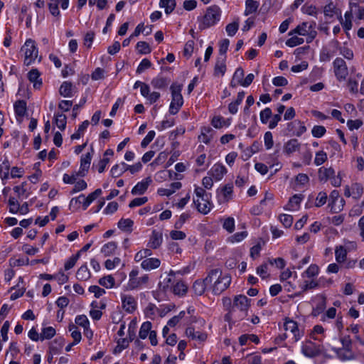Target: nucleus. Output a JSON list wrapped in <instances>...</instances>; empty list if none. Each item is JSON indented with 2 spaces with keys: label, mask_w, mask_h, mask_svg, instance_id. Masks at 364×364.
<instances>
[{
  "label": "nucleus",
  "mask_w": 364,
  "mask_h": 364,
  "mask_svg": "<svg viewBox=\"0 0 364 364\" xmlns=\"http://www.w3.org/2000/svg\"><path fill=\"white\" fill-rule=\"evenodd\" d=\"M250 306V299L245 295L235 296L232 305L229 307L228 312L225 315V321L230 322L232 319L242 320L247 316Z\"/></svg>",
  "instance_id": "1"
},
{
  "label": "nucleus",
  "mask_w": 364,
  "mask_h": 364,
  "mask_svg": "<svg viewBox=\"0 0 364 364\" xmlns=\"http://www.w3.org/2000/svg\"><path fill=\"white\" fill-rule=\"evenodd\" d=\"M221 10L217 5H213L207 8L205 15L203 17L198 16V28L200 31L215 25L220 19Z\"/></svg>",
  "instance_id": "2"
},
{
  "label": "nucleus",
  "mask_w": 364,
  "mask_h": 364,
  "mask_svg": "<svg viewBox=\"0 0 364 364\" xmlns=\"http://www.w3.org/2000/svg\"><path fill=\"white\" fill-rule=\"evenodd\" d=\"M170 90L171 92V102L169 106V112L171 114H176L183 105V99L181 93L182 85L173 83Z\"/></svg>",
  "instance_id": "3"
},
{
  "label": "nucleus",
  "mask_w": 364,
  "mask_h": 364,
  "mask_svg": "<svg viewBox=\"0 0 364 364\" xmlns=\"http://www.w3.org/2000/svg\"><path fill=\"white\" fill-rule=\"evenodd\" d=\"M21 50L24 52L25 59L24 64L30 65L38 57V48L33 40L27 39L24 45L21 48Z\"/></svg>",
  "instance_id": "4"
},
{
  "label": "nucleus",
  "mask_w": 364,
  "mask_h": 364,
  "mask_svg": "<svg viewBox=\"0 0 364 364\" xmlns=\"http://www.w3.org/2000/svg\"><path fill=\"white\" fill-rule=\"evenodd\" d=\"M333 64L337 80L338 81L344 80L348 75V68L345 60L341 58H336Z\"/></svg>",
  "instance_id": "5"
},
{
  "label": "nucleus",
  "mask_w": 364,
  "mask_h": 364,
  "mask_svg": "<svg viewBox=\"0 0 364 364\" xmlns=\"http://www.w3.org/2000/svg\"><path fill=\"white\" fill-rule=\"evenodd\" d=\"M231 278L228 275L219 277V279L215 280L213 287L212 291L215 295H219L223 292L230 286Z\"/></svg>",
  "instance_id": "6"
},
{
  "label": "nucleus",
  "mask_w": 364,
  "mask_h": 364,
  "mask_svg": "<svg viewBox=\"0 0 364 364\" xmlns=\"http://www.w3.org/2000/svg\"><path fill=\"white\" fill-rule=\"evenodd\" d=\"M287 130L291 135L296 136H301L306 131V128L303 122L299 120H294L289 122L287 126Z\"/></svg>",
  "instance_id": "7"
},
{
  "label": "nucleus",
  "mask_w": 364,
  "mask_h": 364,
  "mask_svg": "<svg viewBox=\"0 0 364 364\" xmlns=\"http://www.w3.org/2000/svg\"><path fill=\"white\" fill-rule=\"evenodd\" d=\"M314 301L316 302V306L313 307L311 315L314 317H317L323 312L326 307V297L322 294L316 295Z\"/></svg>",
  "instance_id": "8"
},
{
  "label": "nucleus",
  "mask_w": 364,
  "mask_h": 364,
  "mask_svg": "<svg viewBox=\"0 0 364 364\" xmlns=\"http://www.w3.org/2000/svg\"><path fill=\"white\" fill-rule=\"evenodd\" d=\"M123 309L129 314L133 313L136 309V301L131 295L122 294L121 296Z\"/></svg>",
  "instance_id": "9"
},
{
  "label": "nucleus",
  "mask_w": 364,
  "mask_h": 364,
  "mask_svg": "<svg viewBox=\"0 0 364 364\" xmlns=\"http://www.w3.org/2000/svg\"><path fill=\"white\" fill-rule=\"evenodd\" d=\"M152 183V179L150 176L146 177L145 179L138 182L132 189V195H142L144 194L149 185Z\"/></svg>",
  "instance_id": "10"
},
{
  "label": "nucleus",
  "mask_w": 364,
  "mask_h": 364,
  "mask_svg": "<svg viewBox=\"0 0 364 364\" xmlns=\"http://www.w3.org/2000/svg\"><path fill=\"white\" fill-rule=\"evenodd\" d=\"M65 345V339L63 337H58L50 343L48 353L49 354H60L62 348Z\"/></svg>",
  "instance_id": "11"
},
{
  "label": "nucleus",
  "mask_w": 364,
  "mask_h": 364,
  "mask_svg": "<svg viewBox=\"0 0 364 364\" xmlns=\"http://www.w3.org/2000/svg\"><path fill=\"white\" fill-rule=\"evenodd\" d=\"M226 173V168L221 164H215L208 172L215 181L221 180Z\"/></svg>",
  "instance_id": "12"
},
{
  "label": "nucleus",
  "mask_w": 364,
  "mask_h": 364,
  "mask_svg": "<svg viewBox=\"0 0 364 364\" xmlns=\"http://www.w3.org/2000/svg\"><path fill=\"white\" fill-rule=\"evenodd\" d=\"M163 242L162 232L154 230L151 232V236L148 242V246L152 249L159 248Z\"/></svg>",
  "instance_id": "13"
},
{
  "label": "nucleus",
  "mask_w": 364,
  "mask_h": 364,
  "mask_svg": "<svg viewBox=\"0 0 364 364\" xmlns=\"http://www.w3.org/2000/svg\"><path fill=\"white\" fill-rule=\"evenodd\" d=\"M340 198V194L338 191L333 190L331 191L329 196V204L328 205L331 207V211L332 213H338L341 210L342 205H337V201Z\"/></svg>",
  "instance_id": "14"
},
{
  "label": "nucleus",
  "mask_w": 364,
  "mask_h": 364,
  "mask_svg": "<svg viewBox=\"0 0 364 364\" xmlns=\"http://www.w3.org/2000/svg\"><path fill=\"white\" fill-rule=\"evenodd\" d=\"M226 59L224 57H218L214 67L213 75L215 77L223 76L226 72Z\"/></svg>",
  "instance_id": "15"
},
{
  "label": "nucleus",
  "mask_w": 364,
  "mask_h": 364,
  "mask_svg": "<svg viewBox=\"0 0 364 364\" xmlns=\"http://www.w3.org/2000/svg\"><path fill=\"white\" fill-rule=\"evenodd\" d=\"M41 73L38 69H31L28 73V78L31 82L33 83L36 89H39L42 85V80L40 78Z\"/></svg>",
  "instance_id": "16"
},
{
  "label": "nucleus",
  "mask_w": 364,
  "mask_h": 364,
  "mask_svg": "<svg viewBox=\"0 0 364 364\" xmlns=\"http://www.w3.org/2000/svg\"><path fill=\"white\" fill-rule=\"evenodd\" d=\"M15 114L16 115L17 120L19 122H21V119L19 118H22L25 116L26 113V102L24 100H18L14 103V105Z\"/></svg>",
  "instance_id": "17"
},
{
  "label": "nucleus",
  "mask_w": 364,
  "mask_h": 364,
  "mask_svg": "<svg viewBox=\"0 0 364 364\" xmlns=\"http://www.w3.org/2000/svg\"><path fill=\"white\" fill-rule=\"evenodd\" d=\"M303 198L304 196L302 194L294 195L292 197L289 198V202L286 205L284 208L288 210H296L299 208Z\"/></svg>",
  "instance_id": "18"
},
{
  "label": "nucleus",
  "mask_w": 364,
  "mask_h": 364,
  "mask_svg": "<svg viewBox=\"0 0 364 364\" xmlns=\"http://www.w3.org/2000/svg\"><path fill=\"white\" fill-rule=\"evenodd\" d=\"M284 326L286 331H289L294 334V337L296 341L300 338L301 336L299 332L298 324L296 321L290 319L287 320Z\"/></svg>",
  "instance_id": "19"
},
{
  "label": "nucleus",
  "mask_w": 364,
  "mask_h": 364,
  "mask_svg": "<svg viewBox=\"0 0 364 364\" xmlns=\"http://www.w3.org/2000/svg\"><path fill=\"white\" fill-rule=\"evenodd\" d=\"M170 82V80L167 77L158 75L152 79L151 84L155 89L166 88Z\"/></svg>",
  "instance_id": "20"
},
{
  "label": "nucleus",
  "mask_w": 364,
  "mask_h": 364,
  "mask_svg": "<svg viewBox=\"0 0 364 364\" xmlns=\"http://www.w3.org/2000/svg\"><path fill=\"white\" fill-rule=\"evenodd\" d=\"M337 357L342 361L351 360L355 359V354L353 350H347L346 349H333Z\"/></svg>",
  "instance_id": "21"
},
{
  "label": "nucleus",
  "mask_w": 364,
  "mask_h": 364,
  "mask_svg": "<svg viewBox=\"0 0 364 364\" xmlns=\"http://www.w3.org/2000/svg\"><path fill=\"white\" fill-rule=\"evenodd\" d=\"M300 147V143L296 139H291L284 144V152L291 154L297 151Z\"/></svg>",
  "instance_id": "22"
},
{
  "label": "nucleus",
  "mask_w": 364,
  "mask_h": 364,
  "mask_svg": "<svg viewBox=\"0 0 364 364\" xmlns=\"http://www.w3.org/2000/svg\"><path fill=\"white\" fill-rule=\"evenodd\" d=\"M186 333L188 336L191 337L193 340H198L199 341H205L207 338V334L205 333L195 331L192 327H188L186 329Z\"/></svg>",
  "instance_id": "23"
},
{
  "label": "nucleus",
  "mask_w": 364,
  "mask_h": 364,
  "mask_svg": "<svg viewBox=\"0 0 364 364\" xmlns=\"http://www.w3.org/2000/svg\"><path fill=\"white\" fill-rule=\"evenodd\" d=\"M161 261L157 258H148L142 261L141 266L144 269L151 270L158 268Z\"/></svg>",
  "instance_id": "24"
},
{
  "label": "nucleus",
  "mask_w": 364,
  "mask_h": 364,
  "mask_svg": "<svg viewBox=\"0 0 364 364\" xmlns=\"http://www.w3.org/2000/svg\"><path fill=\"white\" fill-rule=\"evenodd\" d=\"M335 175V171L333 168L321 167L318 169V178L321 181H327Z\"/></svg>",
  "instance_id": "25"
},
{
  "label": "nucleus",
  "mask_w": 364,
  "mask_h": 364,
  "mask_svg": "<svg viewBox=\"0 0 364 364\" xmlns=\"http://www.w3.org/2000/svg\"><path fill=\"white\" fill-rule=\"evenodd\" d=\"M60 95L64 97H73V85L70 82H63L59 89Z\"/></svg>",
  "instance_id": "26"
},
{
  "label": "nucleus",
  "mask_w": 364,
  "mask_h": 364,
  "mask_svg": "<svg viewBox=\"0 0 364 364\" xmlns=\"http://www.w3.org/2000/svg\"><path fill=\"white\" fill-rule=\"evenodd\" d=\"M127 170V164L124 162H122L120 164H116L112 166L110 171L111 176L114 178L120 176Z\"/></svg>",
  "instance_id": "27"
},
{
  "label": "nucleus",
  "mask_w": 364,
  "mask_h": 364,
  "mask_svg": "<svg viewBox=\"0 0 364 364\" xmlns=\"http://www.w3.org/2000/svg\"><path fill=\"white\" fill-rule=\"evenodd\" d=\"M149 281V276L145 274L141 277L132 279L131 282H128V288L129 289H134L138 288L141 284H146Z\"/></svg>",
  "instance_id": "28"
},
{
  "label": "nucleus",
  "mask_w": 364,
  "mask_h": 364,
  "mask_svg": "<svg viewBox=\"0 0 364 364\" xmlns=\"http://www.w3.org/2000/svg\"><path fill=\"white\" fill-rule=\"evenodd\" d=\"M159 6L165 9L166 14L168 15L173 12L176 6V0H160Z\"/></svg>",
  "instance_id": "29"
},
{
  "label": "nucleus",
  "mask_w": 364,
  "mask_h": 364,
  "mask_svg": "<svg viewBox=\"0 0 364 364\" xmlns=\"http://www.w3.org/2000/svg\"><path fill=\"white\" fill-rule=\"evenodd\" d=\"M222 274V272L220 269H211L207 277L203 279L207 285L211 284L212 282L219 279Z\"/></svg>",
  "instance_id": "30"
},
{
  "label": "nucleus",
  "mask_w": 364,
  "mask_h": 364,
  "mask_svg": "<svg viewBox=\"0 0 364 364\" xmlns=\"http://www.w3.org/2000/svg\"><path fill=\"white\" fill-rule=\"evenodd\" d=\"M207 287L204 280L198 279L194 282L193 289L196 295L200 296L205 292Z\"/></svg>",
  "instance_id": "31"
},
{
  "label": "nucleus",
  "mask_w": 364,
  "mask_h": 364,
  "mask_svg": "<svg viewBox=\"0 0 364 364\" xmlns=\"http://www.w3.org/2000/svg\"><path fill=\"white\" fill-rule=\"evenodd\" d=\"M133 225V220L129 218H122L121 220H119L117 223V226L121 230L129 232H132Z\"/></svg>",
  "instance_id": "32"
},
{
  "label": "nucleus",
  "mask_w": 364,
  "mask_h": 364,
  "mask_svg": "<svg viewBox=\"0 0 364 364\" xmlns=\"http://www.w3.org/2000/svg\"><path fill=\"white\" fill-rule=\"evenodd\" d=\"M117 247V245L115 242H109L105 244L102 249L101 252L105 256L108 257L114 254L115 250Z\"/></svg>",
  "instance_id": "33"
},
{
  "label": "nucleus",
  "mask_w": 364,
  "mask_h": 364,
  "mask_svg": "<svg viewBox=\"0 0 364 364\" xmlns=\"http://www.w3.org/2000/svg\"><path fill=\"white\" fill-rule=\"evenodd\" d=\"M90 277V271L86 264L82 265L76 272V278L78 280L86 281Z\"/></svg>",
  "instance_id": "34"
},
{
  "label": "nucleus",
  "mask_w": 364,
  "mask_h": 364,
  "mask_svg": "<svg viewBox=\"0 0 364 364\" xmlns=\"http://www.w3.org/2000/svg\"><path fill=\"white\" fill-rule=\"evenodd\" d=\"M152 323L150 321L144 322L139 329V336L141 339H145L147 338L148 335L150 333V331H152L151 329Z\"/></svg>",
  "instance_id": "35"
},
{
  "label": "nucleus",
  "mask_w": 364,
  "mask_h": 364,
  "mask_svg": "<svg viewBox=\"0 0 364 364\" xmlns=\"http://www.w3.org/2000/svg\"><path fill=\"white\" fill-rule=\"evenodd\" d=\"M55 124L61 130L63 131L66 127L67 117L62 113H57L54 115Z\"/></svg>",
  "instance_id": "36"
},
{
  "label": "nucleus",
  "mask_w": 364,
  "mask_h": 364,
  "mask_svg": "<svg viewBox=\"0 0 364 364\" xmlns=\"http://www.w3.org/2000/svg\"><path fill=\"white\" fill-rule=\"evenodd\" d=\"M193 202L196 206L197 210L200 213L207 214L208 213L210 212V210L211 209L210 202H207V203L204 202L203 203H201L199 201V199H197V200L194 199Z\"/></svg>",
  "instance_id": "37"
},
{
  "label": "nucleus",
  "mask_w": 364,
  "mask_h": 364,
  "mask_svg": "<svg viewBox=\"0 0 364 364\" xmlns=\"http://www.w3.org/2000/svg\"><path fill=\"white\" fill-rule=\"evenodd\" d=\"M259 6V3L255 0H247L246 1V9L245 11V15L248 16L254 12H255Z\"/></svg>",
  "instance_id": "38"
},
{
  "label": "nucleus",
  "mask_w": 364,
  "mask_h": 364,
  "mask_svg": "<svg viewBox=\"0 0 364 364\" xmlns=\"http://www.w3.org/2000/svg\"><path fill=\"white\" fill-rule=\"evenodd\" d=\"M10 163L8 159H4L2 164L0 165V176L4 179H7L9 176Z\"/></svg>",
  "instance_id": "39"
},
{
  "label": "nucleus",
  "mask_w": 364,
  "mask_h": 364,
  "mask_svg": "<svg viewBox=\"0 0 364 364\" xmlns=\"http://www.w3.org/2000/svg\"><path fill=\"white\" fill-rule=\"evenodd\" d=\"M323 14L326 16L332 18L335 14H338V9L336 7L333 2H330L324 6Z\"/></svg>",
  "instance_id": "40"
},
{
  "label": "nucleus",
  "mask_w": 364,
  "mask_h": 364,
  "mask_svg": "<svg viewBox=\"0 0 364 364\" xmlns=\"http://www.w3.org/2000/svg\"><path fill=\"white\" fill-rule=\"evenodd\" d=\"M55 333V329L51 326L43 328L41 333V341L52 338Z\"/></svg>",
  "instance_id": "41"
},
{
  "label": "nucleus",
  "mask_w": 364,
  "mask_h": 364,
  "mask_svg": "<svg viewBox=\"0 0 364 364\" xmlns=\"http://www.w3.org/2000/svg\"><path fill=\"white\" fill-rule=\"evenodd\" d=\"M99 284L107 289L114 286V278L112 275L103 277L99 279Z\"/></svg>",
  "instance_id": "42"
},
{
  "label": "nucleus",
  "mask_w": 364,
  "mask_h": 364,
  "mask_svg": "<svg viewBox=\"0 0 364 364\" xmlns=\"http://www.w3.org/2000/svg\"><path fill=\"white\" fill-rule=\"evenodd\" d=\"M27 182H23L20 186H16L14 187V191L15 193L18 194V198L23 196L25 198L28 197V193H27L26 188Z\"/></svg>",
  "instance_id": "43"
},
{
  "label": "nucleus",
  "mask_w": 364,
  "mask_h": 364,
  "mask_svg": "<svg viewBox=\"0 0 364 364\" xmlns=\"http://www.w3.org/2000/svg\"><path fill=\"white\" fill-rule=\"evenodd\" d=\"M318 272L319 268L316 264H311L308 269L302 273L301 276L302 277H307L311 278L318 275Z\"/></svg>",
  "instance_id": "44"
},
{
  "label": "nucleus",
  "mask_w": 364,
  "mask_h": 364,
  "mask_svg": "<svg viewBox=\"0 0 364 364\" xmlns=\"http://www.w3.org/2000/svg\"><path fill=\"white\" fill-rule=\"evenodd\" d=\"M318 286V283L314 280L305 281L304 285L301 287V291L296 294V296H301V294L307 290L315 289Z\"/></svg>",
  "instance_id": "45"
},
{
  "label": "nucleus",
  "mask_w": 364,
  "mask_h": 364,
  "mask_svg": "<svg viewBox=\"0 0 364 364\" xmlns=\"http://www.w3.org/2000/svg\"><path fill=\"white\" fill-rule=\"evenodd\" d=\"M350 188L353 198L355 199L360 198L363 192V188L362 185L358 183H355L352 184Z\"/></svg>",
  "instance_id": "46"
},
{
  "label": "nucleus",
  "mask_w": 364,
  "mask_h": 364,
  "mask_svg": "<svg viewBox=\"0 0 364 364\" xmlns=\"http://www.w3.org/2000/svg\"><path fill=\"white\" fill-rule=\"evenodd\" d=\"M136 48L140 54L146 55V54H149L151 52V49L149 43H147L145 41H139L136 43Z\"/></svg>",
  "instance_id": "47"
},
{
  "label": "nucleus",
  "mask_w": 364,
  "mask_h": 364,
  "mask_svg": "<svg viewBox=\"0 0 364 364\" xmlns=\"http://www.w3.org/2000/svg\"><path fill=\"white\" fill-rule=\"evenodd\" d=\"M239 28V19L226 26L225 30L229 36L235 35Z\"/></svg>",
  "instance_id": "48"
},
{
  "label": "nucleus",
  "mask_w": 364,
  "mask_h": 364,
  "mask_svg": "<svg viewBox=\"0 0 364 364\" xmlns=\"http://www.w3.org/2000/svg\"><path fill=\"white\" fill-rule=\"evenodd\" d=\"M335 255H336V261L338 263H341V262H344V260L346 259L347 252H346V249L343 247L340 246L339 247H337L336 249Z\"/></svg>",
  "instance_id": "49"
},
{
  "label": "nucleus",
  "mask_w": 364,
  "mask_h": 364,
  "mask_svg": "<svg viewBox=\"0 0 364 364\" xmlns=\"http://www.w3.org/2000/svg\"><path fill=\"white\" fill-rule=\"evenodd\" d=\"M92 156L90 153H87L81 156L80 159V168L83 170H88L90 168Z\"/></svg>",
  "instance_id": "50"
},
{
  "label": "nucleus",
  "mask_w": 364,
  "mask_h": 364,
  "mask_svg": "<svg viewBox=\"0 0 364 364\" xmlns=\"http://www.w3.org/2000/svg\"><path fill=\"white\" fill-rule=\"evenodd\" d=\"M68 328L70 331H72L71 336L74 340L73 342L77 344L81 341L82 338L80 331L76 330V326L73 323L69 325Z\"/></svg>",
  "instance_id": "51"
},
{
  "label": "nucleus",
  "mask_w": 364,
  "mask_h": 364,
  "mask_svg": "<svg viewBox=\"0 0 364 364\" xmlns=\"http://www.w3.org/2000/svg\"><path fill=\"white\" fill-rule=\"evenodd\" d=\"M308 23L303 22L301 24L297 26L293 31H291L289 35H292L293 33H297L300 36H306L307 33V28Z\"/></svg>",
  "instance_id": "52"
},
{
  "label": "nucleus",
  "mask_w": 364,
  "mask_h": 364,
  "mask_svg": "<svg viewBox=\"0 0 364 364\" xmlns=\"http://www.w3.org/2000/svg\"><path fill=\"white\" fill-rule=\"evenodd\" d=\"M230 45V41L227 38L223 39L220 43V48H219V55L218 57H224V59H226V53L228 49V46Z\"/></svg>",
  "instance_id": "53"
},
{
  "label": "nucleus",
  "mask_w": 364,
  "mask_h": 364,
  "mask_svg": "<svg viewBox=\"0 0 364 364\" xmlns=\"http://www.w3.org/2000/svg\"><path fill=\"white\" fill-rule=\"evenodd\" d=\"M9 263L11 267L28 265L29 264V259L28 257L18 259L11 258L9 259Z\"/></svg>",
  "instance_id": "54"
},
{
  "label": "nucleus",
  "mask_w": 364,
  "mask_h": 364,
  "mask_svg": "<svg viewBox=\"0 0 364 364\" xmlns=\"http://www.w3.org/2000/svg\"><path fill=\"white\" fill-rule=\"evenodd\" d=\"M187 286L181 282H177L173 286V292L175 294L184 295L187 291Z\"/></svg>",
  "instance_id": "55"
},
{
  "label": "nucleus",
  "mask_w": 364,
  "mask_h": 364,
  "mask_svg": "<svg viewBox=\"0 0 364 364\" xmlns=\"http://www.w3.org/2000/svg\"><path fill=\"white\" fill-rule=\"evenodd\" d=\"M272 116V109L269 107H266L259 113V118L262 124H267L269 119Z\"/></svg>",
  "instance_id": "56"
},
{
  "label": "nucleus",
  "mask_w": 364,
  "mask_h": 364,
  "mask_svg": "<svg viewBox=\"0 0 364 364\" xmlns=\"http://www.w3.org/2000/svg\"><path fill=\"white\" fill-rule=\"evenodd\" d=\"M75 321L77 325L82 326L83 328H87L88 326H90V321L87 317L84 314L77 316Z\"/></svg>",
  "instance_id": "57"
},
{
  "label": "nucleus",
  "mask_w": 364,
  "mask_h": 364,
  "mask_svg": "<svg viewBox=\"0 0 364 364\" xmlns=\"http://www.w3.org/2000/svg\"><path fill=\"white\" fill-rule=\"evenodd\" d=\"M280 222L285 228H289L293 223V217L291 215L281 214L279 217Z\"/></svg>",
  "instance_id": "58"
},
{
  "label": "nucleus",
  "mask_w": 364,
  "mask_h": 364,
  "mask_svg": "<svg viewBox=\"0 0 364 364\" xmlns=\"http://www.w3.org/2000/svg\"><path fill=\"white\" fill-rule=\"evenodd\" d=\"M151 61L147 58H144L141 63H139V66L136 68V73L141 74L145 70L151 68Z\"/></svg>",
  "instance_id": "59"
},
{
  "label": "nucleus",
  "mask_w": 364,
  "mask_h": 364,
  "mask_svg": "<svg viewBox=\"0 0 364 364\" xmlns=\"http://www.w3.org/2000/svg\"><path fill=\"white\" fill-rule=\"evenodd\" d=\"M304 42V38L297 36H293L286 41V45L289 47L293 48L296 46L302 44Z\"/></svg>",
  "instance_id": "60"
},
{
  "label": "nucleus",
  "mask_w": 364,
  "mask_h": 364,
  "mask_svg": "<svg viewBox=\"0 0 364 364\" xmlns=\"http://www.w3.org/2000/svg\"><path fill=\"white\" fill-rule=\"evenodd\" d=\"M50 12L53 16H59L60 11L58 9V0H50L48 3Z\"/></svg>",
  "instance_id": "61"
},
{
  "label": "nucleus",
  "mask_w": 364,
  "mask_h": 364,
  "mask_svg": "<svg viewBox=\"0 0 364 364\" xmlns=\"http://www.w3.org/2000/svg\"><path fill=\"white\" fill-rule=\"evenodd\" d=\"M326 132V128L323 126L321 125L314 126L311 130L312 135L316 138H320L323 136L325 134Z\"/></svg>",
  "instance_id": "62"
},
{
  "label": "nucleus",
  "mask_w": 364,
  "mask_h": 364,
  "mask_svg": "<svg viewBox=\"0 0 364 364\" xmlns=\"http://www.w3.org/2000/svg\"><path fill=\"white\" fill-rule=\"evenodd\" d=\"M28 211H29L28 204L27 202L23 203L21 206L19 205L18 207H17L16 208H9V212L13 214H16L18 212H20L21 214L25 215Z\"/></svg>",
  "instance_id": "63"
},
{
  "label": "nucleus",
  "mask_w": 364,
  "mask_h": 364,
  "mask_svg": "<svg viewBox=\"0 0 364 364\" xmlns=\"http://www.w3.org/2000/svg\"><path fill=\"white\" fill-rule=\"evenodd\" d=\"M327 159V154L323 151H320L316 154V157L314 159V164L316 166H320L323 164Z\"/></svg>",
  "instance_id": "64"
}]
</instances>
